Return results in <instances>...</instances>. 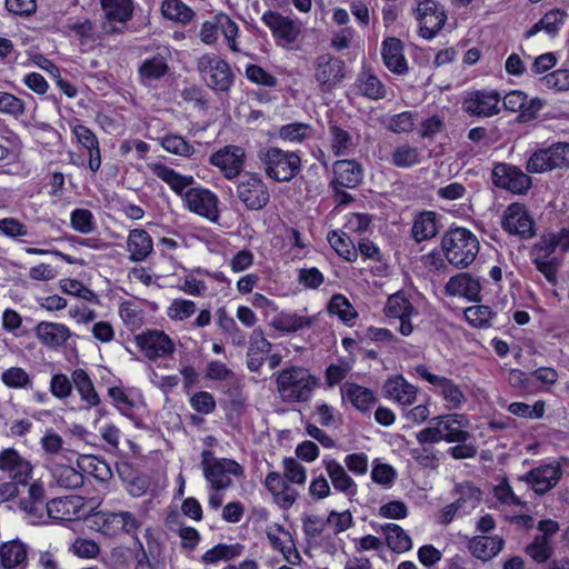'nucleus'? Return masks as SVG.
<instances>
[{
  "label": "nucleus",
  "instance_id": "obj_22",
  "mask_svg": "<svg viewBox=\"0 0 569 569\" xmlns=\"http://www.w3.org/2000/svg\"><path fill=\"white\" fill-rule=\"evenodd\" d=\"M264 487L271 493L273 501L283 510L296 502L299 493L289 485V480L277 471H270L264 479Z\"/></svg>",
  "mask_w": 569,
  "mask_h": 569
},
{
  "label": "nucleus",
  "instance_id": "obj_62",
  "mask_svg": "<svg viewBox=\"0 0 569 569\" xmlns=\"http://www.w3.org/2000/svg\"><path fill=\"white\" fill-rule=\"evenodd\" d=\"M191 407L199 413L209 415L216 410V400L208 391H198L190 398Z\"/></svg>",
  "mask_w": 569,
  "mask_h": 569
},
{
  "label": "nucleus",
  "instance_id": "obj_61",
  "mask_svg": "<svg viewBox=\"0 0 569 569\" xmlns=\"http://www.w3.org/2000/svg\"><path fill=\"white\" fill-rule=\"evenodd\" d=\"M0 112L18 118L24 113V103L14 94L0 91Z\"/></svg>",
  "mask_w": 569,
  "mask_h": 569
},
{
  "label": "nucleus",
  "instance_id": "obj_56",
  "mask_svg": "<svg viewBox=\"0 0 569 569\" xmlns=\"http://www.w3.org/2000/svg\"><path fill=\"white\" fill-rule=\"evenodd\" d=\"M71 227L80 233H90L94 229L93 214L88 209H76L71 212Z\"/></svg>",
  "mask_w": 569,
  "mask_h": 569
},
{
  "label": "nucleus",
  "instance_id": "obj_6",
  "mask_svg": "<svg viewBox=\"0 0 569 569\" xmlns=\"http://www.w3.org/2000/svg\"><path fill=\"white\" fill-rule=\"evenodd\" d=\"M569 167V143L558 142L535 151L527 161V171L542 173L556 168Z\"/></svg>",
  "mask_w": 569,
  "mask_h": 569
},
{
  "label": "nucleus",
  "instance_id": "obj_44",
  "mask_svg": "<svg viewBox=\"0 0 569 569\" xmlns=\"http://www.w3.org/2000/svg\"><path fill=\"white\" fill-rule=\"evenodd\" d=\"M313 323V318L299 316L297 313H280L274 321V327L283 332H297L303 328H309Z\"/></svg>",
  "mask_w": 569,
  "mask_h": 569
},
{
  "label": "nucleus",
  "instance_id": "obj_42",
  "mask_svg": "<svg viewBox=\"0 0 569 569\" xmlns=\"http://www.w3.org/2000/svg\"><path fill=\"white\" fill-rule=\"evenodd\" d=\"M169 71L166 59L157 54L150 59H146L139 67V74L144 81L159 80Z\"/></svg>",
  "mask_w": 569,
  "mask_h": 569
},
{
  "label": "nucleus",
  "instance_id": "obj_43",
  "mask_svg": "<svg viewBox=\"0 0 569 569\" xmlns=\"http://www.w3.org/2000/svg\"><path fill=\"white\" fill-rule=\"evenodd\" d=\"M329 133L331 136V148L335 156H348L355 147L352 136L337 124L329 127Z\"/></svg>",
  "mask_w": 569,
  "mask_h": 569
},
{
  "label": "nucleus",
  "instance_id": "obj_10",
  "mask_svg": "<svg viewBox=\"0 0 569 569\" xmlns=\"http://www.w3.org/2000/svg\"><path fill=\"white\" fill-rule=\"evenodd\" d=\"M416 18L419 21V34L425 39H432L443 28L447 14L442 4L435 0H421L416 8Z\"/></svg>",
  "mask_w": 569,
  "mask_h": 569
},
{
  "label": "nucleus",
  "instance_id": "obj_8",
  "mask_svg": "<svg viewBox=\"0 0 569 569\" xmlns=\"http://www.w3.org/2000/svg\"><path fill=\"white\" fill-rule=\"evenodd\" d=\"M92 525L108 537H114L121 532L133 535L140 527V522L129 511L97 512L92 517Z\"/></svg>",
  "mask_w": 569,
  "mask_h": 569
},
{
  "label": "nucleus",
  "instance_id": "obj_5",
  "mask_svg": "<svg viewBox=\"0 0 569 569\" xmlns=\"http://www.w3.org/2000/svg\"><path fill=\"white\" fill-rule=\"evenodd\" d=\"M237 197L246 209L258 211L270 201V193L266 182L259 173L246 172L237 184Z\"/></svg>",
  "mask_w": 569,
  "mask_h": 569
},
{
  "label": "nucleus",
  "instance_id": "obj_3",
  "mask_svg": "<svg viewBox=\"0 0 569 569\" xmlns=\"http://www.w3.org/2000/svg\"><path fill=\"white\" fill-rule=\"evenodd\" d=\"M257 157L263 166L266 176L278 182L291 181L301 170V159L293 151L268 147L260 149Z\"/></svg>",
  "mask_w": 569,
  "mask_h": 569
},
{
  "label": "nucleus",
  "instance_id": "obj_34",
  "mask_svg": "<svg viewBox=\"0 0 569 569\" xmlns=\"http://www.w3.org/2000/svg\"><path fill=\"white\" fill-rule=\"evenodd\" d=\"M438 233L437 217L432 211H423L416 217L411 228V236L416 242L433 238Z\"/></svg>",
  "mask_w": 569,
  "mask_h": 569
},
{
  "label": "nucleus",
  "instance_id": "obj_49",
  "mask_svg": "<svg viewBox=\"0 0 569 569\" xmlns=\"http://www.w3.org/2000/svg\"><path fill=\"white\" fill-rule=\"evenodd\" d=\"M242 546L239 543L236 545H224L219 543L213 548L209 549L202 556V560L207 563H213L219 560H231L238 557L241 553Z\"/></svg>",
  "mask_w": 569,
  "mask_h": 569
},
{
  "label": "nucleus",
  "instance_id": "obj_31",
  "mask_svg": "<svg viewBox=\"0 0 569 569\" xmlns=\"http://www.w3.org/2000/svg\"><path fill=\"white\" fill-rule=\"evenodd\" d=\"M151 170L159 179L168 183L170 188L182 198L184 196V189L194 182V178L192 176L180 174L163 163H154L151 167Z\"/></svg>",
  "mask_w": 569,
  "mask_h": 569
},
{
  "label": "nucleus",
  "instance_id": "obj_64",
  "mask_svg": "<svg viewBox=\"0 0 569 569\" xmlns=\"http://www.w3.org/2000/svg\"><path fill=\"white\" fill-rule=\"evenodd\" d=\"M70 502L62 498H54L46 503V511L49 518L56 520H70Z\"/></svg>",
  "mask_w": 569,
  "mask_h": 569
},
{
  "label": "nucleus",
  "instance_id": "obj_4",
  "mask_svg": "<svg viewBox=\"0 0 569 569\" xmlns=\"http://www.w3.org/2000/svg\"><path fill=\"white\" fill-rule=\"evenodd\" d=\"M197 71L207 87L216 92L228 93L236 80L230 64L212 52L198 58Z\"/></svg>",
  "mask_w": 569,
  "mask_h": 569
},
{
  "label": "nucleus",
  "instance_id": "obj_54",
  "mask_svg": "<svg viewBox=\"0 0 569 569\" xmlns=\"http://www.w3.org/2000/svg\"><path fill=\"white\" fill-rule=\"evenodd\" d=\"M526 552L536 562L543 563L552 556L553 548L550 546L549 541H545V538L536 537L533 541L526 547Z\"/></svg>",
  "mask_w": 569,
  "mask_h": 569
},
{
  "label": "nucleus",
  "instance_id": "obj_60",
  "mask_svg": "<svg viewBox=\"0 0 569 569\" xmlns=\"http://www.w3.org/2000/svg\"><path fill=\"white\" fill-rule=\"evenodd\" d=\"M361 93L372 100L383 99L386 97V88L383 83L373 74H369L360 84Z\"/></svg>",
  "mask_w": 569,
  "mask_h": 569
},
{
  "label": "nucleus",
  "instance_id": "obj_16",
  "mask_svg": "<svg viewBox=\"0 0 569 569\" xmlns=\"http://www.w3.org/2000/svg\"><path fill=\"white\" fill-rule=\"evenodd\" d=\"M136 343L150 360L164 358L174 351V343L171 338L160 330H147L136 336Z\"/></svg>",
  "mask_w": 569,
  "mask_h": 569
},
{
  "label": "nucleus",
  "instance_id": "obj_59",
  "mask_svg": "<svg viewBox=\"0 0 569 569\" xmlns=\"http://www.w3.org/2000/svg\"><path fill=\"white\" fill-rule=\"evenodd\" d=\"M246 77L249 81L264 86V87H276L278 80L274 76L267 72L262 67L258 64H248L246 68Z\"/></svg>",
  "mask_w": 569,
  "mask_h": 569
},
{
  "label": "nucleus",
  "instance_id": "obj_17",
  "mask_svg": "<svg viewBox=\"0 0 569 569\" xmlns=\"http://www.w3.org/2000/svg\"><path fill=\"white\" fill-rule=\"evenodd\" d=\"M561 477L562 468L560 465L549 463L531 469L525 476L519 477V480L527 482L537 495L542 496L556 487Z\"/></svg>",
  "mask_w": 569,
  "mask_h": 569
},
{
  "label": "nucleus",
  "instance_id": "obj_37",
  "mask_svg": "<svg viewBox=\"0 0 569 569\" xmlns=\"http://www.w3.org/2000/svg\"><path fill=\"white\" fill-rule=\"evenodd\" d=\"M78 467L92 475L99 481H108L112 477L109 465L96 456L84 455L77 460Z\"/></svg>",
  "mask_w": 569,
  "mask_h": 569
},
{
  "label": "nucleus",
  "instance_id": "obj_57",
  "mask_svg": "<svg viewBox=\"0 0 569 569\" xmlns=\"http://www.w3.org/2000/svg\"><path fill=\"white\" fill-rule=\"evenodd\" d=\"M196 312V303L191 300L174 299L168 308V316L176 321L190 318Z\"/></svg>",
  "mask_w": 569,
  "mask_h": 569
},
{
  "label": "nucleus",
  "instance_id": "obj_26",
  "mask_svg": "<svg viewBox=\"0 0 569 569\" xmlns=\"http://www.w3.org/2000/svg\"><path fill=\"white\" fill-rule=\"evenodd\" d=\"M34 333L42 345L57 349L71 337L69 328L62 323L41 321L34 328Z\"/></svg>",
  "mask_w": 569,
  "mask_h": 569
},
{
  "label": "nucleus",
  "instance_id": "obj_21",
  "mask_svg": "<svg viewBox=\"0 0 569 569\" xmlns=\"http://www.w3.org/2000/svg\"><path fill=\"white\" fill-rule=\"evenodd\" d=\"M481 282L479 277L468 272L452 276L445 286V293L449 297H463L469 301H481Z\"/></svg>",
  "mask_w": 569,
  "mask_h": 569
},
{
  "label": "nucleus",
  "instance_id": "obj_55",
  "mask_svg": "<svg viewBox=\"0 0 569 569\" xmlns=\"http://www.w3.org/2000/svg\"><path fill=\"white\" fill-rule=\"evenodd\" d=\"M539 82L546 88L555 89L557 91L569 90V70L558 69L541 77Z\"/></svg>",
  "mask_w": 569,
  "mask_h": 569
},
{
  "label": "nucleus",
  "instance_id": "obj_46",
  "mask_svg": "<svg viewBox=\"0 0 569 569\" xmlns=\"http://www.w3.org/2000/svg\"><path fill=\"white\" fill-rule=\"evenodd\" d=\"M466 320L475 328H488L496 312L485 305L471 306L463 311Z\"/></svg>",
  "mask_w": 569,
  "mask_h": 569
},
{
  "label": "nucleus",
  "instance_id": "obj_29",
  "mask_svg": "<svg viewBox=\"0 0 569 569\" xmlns=\"http://www.w3.org/2000/svg\"><path fill=\"white\" fill-rule=\"evenodd\" d=\"M323 465L336 490L346 493L348 497L357 495L356 482L337 460L325 459Z\"/></svg>",
  "mask_w": 569,
  "mask_h": 569
},
{
  "label": "nucleus",
  "instance_id": "obj_15",
  "mask_svg": "<svg viewBox=\"0 0 569 569\" xmlns=\"http://www.w3.org/2000/svg\"><path fill=\"white\" fill-rule=\"evenodd\" d=\"M500 94L496 90H476L463 100V110L472 117L488 118L500 112Z\"/></svg>",
  "mask_w": 569,
  "mask_h": 569
},
{
  "label": "nucleus",
  "instance_id": "obj_52",
  "mask_svg": "<svg viewBox=\"0 0 569 569\" xmlns=\"http://www.w3.org/2000/svg\"><path fill=\"white\" fill-rule=\"evenodd\" d=\"M385 311L388 317L401 318L415 313V308L408 299L397 293L389 297Z\"/></svg>",
  "mask_w": 569,
  "mask_h": 569
},
{
  "label": "nucleus",
  "instance_id": "obj_47",
  "mask_svg": "<svg viewBox=\"0 0 569 569\" xmlns=\"http://www.w3.org/2000/svg\"><path fill=\"white\" fill-rule=\"evenodd\" d=\"M455 492L459 496L455 502H459V508L461 510H465L467 507L473 509L481 500L480 489L468 481L457 483Z\"/></svg>",
  "mask_w": 569,
  "mask_h": 569
},
{
  "label": "nucleus",
  "instance_id": "obj_24",
  "mask_svg": "<svg viewBox=\"0 0 569 569\" xmlns=\"http://www.w3.org/2000/svg\"><path fill=\"white\" fill-rule=\"evenodd\" d=\"M29 547L16 538L0 545V568L1 569H27Z\"/></svg>",
  "mask_w": 569,
  "mask_h": 569
},
{
  "label": "nucleus",
  "instance_id": "obj_7",
  "mask_svg": "<svg viewBox=\"0 0 569 569\" xmlns=\"http://www.w3.org/2000/svg\"><path fill=\"white\" fill-rule=\"evenodd\" d=\"M491 180L496 187L515 194L526 193L532 184L531 178L519 167L505 162H498L493 166Z\"/></svg>",
  "mask_w": 569,
  "mask_h": 569
},
{
  "label": "nucleus",
  "instance_id": "obj_12",
  "mask_svg": "<svg viewBox=\"0 0 569 569\" xmlns=\"http://www.w3.org/2000/svg\"><path fill=\"white\" fill-rule=\"evenodd\" d=\"M501 227L510 234L521 239H531L535 232V221L522 203L513 202L503 212Z\"/></svg>",
  "mask_w": 569,
  "mask_h": 569
},
{
  "label": "nucleus",
  "instance_id": "obj_38",
  "mask_svg": "<svg viewBox=\"0 0 569 569\" xmlns=\"http://www.w3.org/2000/svg\"><path fill=\"white\" fill-rule=\"evenodd\" d=\"M72 380L83 401L90 406H98L100 403L99 395L94 390L89 375L83 369H76L72 373Z\"/></svg>",
  "mask_w": 569,
  "mask_h": 569
},
{
  "label": "nucleus",
  "instance_id": "obj_58",
  "mask_svg": "<svg viewBox=\"0 0 569 569\" xmlns=\"http://www.w3.org/2000/svg\"><path fill=\"white\" fill-rule=\"evenodd\" d=\"M284 477L289 482L303 485L307 479L306 468L295 458L288 457L282 461Z\"/></svg>",
  "mask_w": 569,
  "mask_h": 569
},
{
  "label": "nucleus",
  "instance_id": "obj_35",
  "mask_svg": "<svg viewBox=\"0 0 569 569\" xmlns=\"http://www.w3.org/2000/svg\"><path fill=\"white\" fill-rule=\"evenodd\" d=\"M331 248L346 261L353 262L358 258V250L351 238L343 231L331 230L327 234Z\"/></svg>",
  "mask_w": 569,
  "mask_h": 569
},
{
  "label": "nucleus",
  "instance_id": "obj_23",
  "mask_svg": "<svg viewBox=\"0 0 569 569\" xmlns=\"http://www.w3.org/2000/svg\"><path fill=\"white\" fill-rule=\"evenodd\" d=\"M335 178L330 182L331 189L337 187L356 188L363 179V168L355 159L337 160L333 163Z\"/></svg>",
  "mask_w": 569,
  "mask_h": 569
},
{
  "label": "nucleus",
  "instance_id": "obj_50",
  "mask_svg": "<svg viewBox=\"0 0 569 569\" xmlns=\"http://www.w3.org/2000/svg\"><path fill=\"white\" fill-rule=\"evenodd\" d=\"M419 152L416 147L401 144L391 154V162L398 168H410L419 163Z\"/></svg>",
  "mask_w": 569,
  "mask_h": 569
},
{
  "label": "nucleus",
  "instance_id": "obj_11",
  "mask_svg": "<svg viewBox=\"0 0 569 569\" xmlns=\"http://www.w3.org/2000/svg\"><path fill=\"white\" fill-rule=\"evenodd\" d=\"M345 61L323 53L317 57L315 62V78L321 91L330 92L345 78Z\"/></svg>",
  "mask_w": 569,
  "mask_h": 569
},
{
  "label": "nucleus",
  "instance_id": "obj_28",
  "mask_svg": "<svg viewBox=\"0 0 569 569\" xmlns=\"http://www.w3.org/2000/svg\"><path fill=\"white\" fill-rule=\"evenodd\" d=\"M505 541L499 536H476L468 542L471 555L482 561H488L497 556L503 548Z\"/></svg>",
  "mask_w": 569,
  "mask_h": 569
},
{
  "label": "nucleus",
  "instance_id": "obj_20",
  "mask_svg": "<svg viewBox=\"0 0 569 569\" xmlns=\"http://www.w3.org/2000/svg\"><path fill=\"white\" fill-rule=\"evenodd\" d=\"M0 470L22 486L27 485L32 476L31 463L13 448L0 451Z\"/></svg>",
  "mask_w": 569,
  "mask_h": 569
},
{
  "label": "nucleus",
  "instance_id": "obj_41",
  "mask_svg": "<svg viewBox=\"0 0 569 569\" xmlns=\"http://www.w3.org/2000/svg\"><path fill=\"white\" fill-rule=\"evenodd\" d=\"M222 393L228 398L227 408L240 413L244 407V397H243V383L240 378L237 376L226 382L222 388Z\"/></svg>",
  "mask_w": 569,
  "mask_h": 569
},
{
  "label": "nucleus",
  "instance_id": "obj_30",
  "mask_svg": "<svg viewBox=\"0 0 569 569\" xmlns=\"http://www.w3.org/2000/svg\"><path fill=\"white\" fill-rule=\"evenodd\" d=\"M387 397L395 399L402 406H410L416 401L417 389L402 376L388 379L383 385Z\"/></svg>",
  "mask_w": 569,
  "mask_h": 569
},
{
  "label": "nucleus",
  "instance_id": "obj_18",
  "mask_svg": "<svg viewBox=\"0 0 569 569\" xmlns=\"http://www.w3.org/2000/svg\"><path fill=\"white\" fill-rule=\"evenodd\" d=\"M415 370L419 377L427 380L430 385L440 388V393L449 403V409H458L466 401L460 387L451 379L431 373L426 365H418Z\"/></svg>",
  "mask_w": 569,
  "mask_h": 569
},
{
  "label": "nucleus",
  "instance_id": "obj_39",
  "mask_svg": "<svg viewBox=\"0 0 569 569\" xmlns=\"http://www.w3.org/2000/svg\"><path fill=\"white\" fill-rule=\"evenodd\" d=\"M100 2L109 20L127 22L132 17L133 4L131 0H100Z\"/></svg>",
  "mask_w": 569,
  "mask_h": 569
},
{
  "label": "nucleus",
  "instance_id": "obj_63",
  "mask_svg": "<svg viewBox=\"0 0 569 569\" xmlns=\"http://www.w3.org/2000/svg\"><path fill=\"white\" fill-rule=\"evenodd\" d=\"M410 456L417 461V463L423 468L437 469L439 460L435 455L432 447L412 448Z\"/></svg>",
  "mask_w": 569,
  "mask_h": 569
},
{
  "label": "nucleus",
  "instance_id": "obj_40",
  "mask_svg": "<svg viewBox=\"0 0 569 569\" xmlns=\"http://www.w3.org/2000/svg\"><path fill=\"white\" fill-rule=\"evenodd\" d=\"M161 12L164 18L184 24L194 17L193 10L181 0H164L161 4Z\"/></svg>",
  "mask_w": 569,
  "mask_h": 569
},
{
  "label": "nucleus",
  "instance_id": "obj_32",
  "mask_svg": "<svg viewBox=\"0 0 569 569\" xmlns=\"http://www.w3.org/2000/svg\"><path fill=\"white\" fill-rule=\"evenodd\" d=\"M127 247L131 261H143L152 251V239L146 230L133 229L129 233Z\"/></svg>",
  "mask_w": 569,
  "mask_h": 569
},
{
  "label": "nucleus",
  "instance_id": "obj_53",
  "mask_svg": "<svg viewBox=\"0 0 569 569\" xmlns=\"http://www.w3.org/2000/svg\"><path fill=\"white\" fill-rule=\"evenodd\" d=\"M311 131V127L302 122H292L282 126L279 130V137L291 142H301Z\"/></svg>",
  "mask_w": 569,
  "mask_h": 569
},
{
  "label": "nucleus",
  "instance_id": "obj_36",
  "mask_svg": "<svg viewBox=\"0 0 569 569\" xmlns=\"http://www.w3.org/2000/svg\"><path fill=\"white\" fill-rule=\"evenodd\" d=\"M381 531L386 536L387 546L392 551L401 553L412 548L411 538L399 525L386 523L381 526Z\"/></svg>",
  "mask_w": 569,
  "mask_h": 569
},
{
  "label": "nucleus",
  "instance_id": "obj_9",
  "mask_svg": "<svg viewBox=\"0 0 569 569\" xmlns=\"http://www.w3.org/2000/svg\"><path fill=\"white\" fill-rule=\"evenodd\" d=\"M261 20L270 29L278 46L289 47L301 33V22L298 19L282 16L278 11L267 10Z\"/></svg>",
  "mask_w": 569,
  "mask_h": 569
},
{
  "label": "nucleus",
  "instance_id": "obj_45",
  "mask_svg": "<svg viewBox=\"0 0 569 569\" xmlns=\"http://www.w3.org/2000/svg\"><path fill=\"white\" fill-rule=\"evenodd\" d=\"M327 310L329 313L337 316L341 321L349 322L358 316V312L350 301L341 293L331 297Z\"/></svg>",
  "mask_w": 569,
  "mask_h": 569
},
{
  "label": "nucleus",
  "instance_id": "obj_33",
  "mask_svg": "<svg viewBox=\"0 0 569 569\" xmlns=\"http://www.w3.org/2000/svg\"><path fill=\"white\" fill-rule=\"evenodd\" d=\"M50 472L57 483L66 489H77L83 485V476L76 468L52 461Z\"/></svg>",
  "mask_w": 569,
  "mask_h": 569
},
{
  "label": "nucleus",
  "instance_id": "obj_1",
  "mask_svg": "<svg viewBox=\"0 0 569 569\" xmlns=\"http://www.w3.org/2000/svg\"><path fill=\"white\" fill-rule=\"evenodd\" d=\"M479 241L468 229L450 228L441 239V250L447 261L458 269L469 267L479 252Z\"/></svg>",
  "mask_w": 569,
  "mask_h": 569
},
{
  "label": "nucleus",
  "instance_id": "obj_51",
  "mask_svg": "<svg viewBox=\"0 0 569 569\" xmlns=\"http://www.w3.org/2000/svg\"><path fill=\"white\" fill-rule=\"evenodd\" d=\"M4 386L11 389H23L31 386V379L28 372L20 367H11L1 375Z\"/></svg>",
  "mask_w": 569,
  "mask_h": 569
},
{
  "label": "nucleus",
  "instance_id": "obj_19",
  "mask_svg": "<svg viewBox=\"0 0 569 569\" xmlns=\"http://www.w3.org/2000/svg\"><path fill=\"white\" fill-rule=\"evenodd\" d=\"M183 200L188 209L211 221L218 219V197L204 188H190L184 192Z\"/></svg>",
  "mask_w": 569,
  "mask_h": 569
},
{
  "label": "nucleus",
  "instance_id": "obj_27",
  "mask_svg": "<svg viewBox=\"0 0 569 569\" xmlns=\"http://www.w3.org/2000/svg\"><path fill=\"white\" fill-rule=\"evenodd\" d=\"M340 391L342 398L348 399L351 405L361 412H367L371 406L377 402V397L372 390L356 382H345L341 386Z\"/></svg>",
  "mask_w": 569,
  "mask_h": 569
},
{
  "label": "nucleus",
  "instance_id": "obj_48",
  "mask_svg": "<svg viewBox=\"0 0 569 569\" xmlns=\"http://www.w3.org/2000/svg\"><path fill=\"white\" fill-rule=\"evenodd\" d=\"M158 141L164 150L177 156L190 157L194 152V148L179 134L168 133Z\"/></svg>",
  "mask_w": 569,
  "mask_h": 569
},
{
  "label": "nucleus",
  "instance_id": "obj_2",
  "mask_svg": "<svg viewBox=\"0 0 569 569\" xmlns=\"http://www.w3.org/2000/svg\"><path fill=\"white\" fill-rule=\"evenodd\" d=\"M319 379L302 367H290L277 377L280 397L287 402H305L309 400Z\"/></svg>",
  "mask_w": 569,
  "mask_h": 569
},
{
  "label": "nucleus",
  "instance_id": "obj_13",
  "mask_svg": "<svg viewBox=\"0 0 569 569\" xmlns=\"http://www.w3.org/2000/svg\"><path fill=\"white\" fill-rule=\"evenodd\" d=\"M246 151L242 147L228 144L209 158V163L219 168L226 179H234L244 167Z\"/></svg>",
  "mask_w": 569,
  "mask_h": 569
},
{
  "label": "nucleus",
  "instance_id": "obj_14",
  "mask_svg": "<svg viewBox=\"0 0 569 569\" xmlns=\"http://www.w3.org/2000/svg\"><path fill=\"white\" fill-rule=\"evenodd\" d=\"M230 475L240 478L244 476V469L233 459L219 458L213 460L203 470L206 480L214 490H223L232 485Z\"/></svg>",
  "mask_w": 569,
  "mask_h": 569
},
{
  "label": "nucleus",
  "instance_id": "obj_25",
  "mask_svg": "<svg viewBox=\"0 0 569 569\" xmlns=\"http://www.w3.org/2000/svg\"><path fill=\"white\" fill-rule=\"evenodd\" d=\"M381 56L385 66L396 74H405L408 71L407 60L403 56V43L400 39L388 37L381 46Z\"/></svg>",
  "mask_w": 569,
  "mask_h": 569
}]
</instances>
